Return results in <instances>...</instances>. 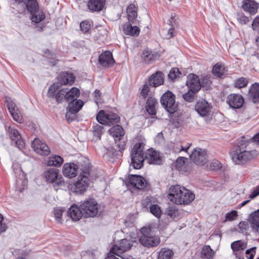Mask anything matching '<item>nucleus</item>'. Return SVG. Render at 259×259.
Wrapping results in <instances>:
<instances>
[{
  "instance_id": "393cba45",
  "label": "nucleus",
  "mask_w": 259,
  "mask_h": 259,
  "mask_svg": "<svg viewBox=\"0 0 259 259\" xmlns=\"http://www.w3.org/2000/svg\"><path fill=\"white\" fill-rule=\"evenodd\" d=\"M110 134L114 138L116 143L119 142L123 139L124 135V132L123 128L119 125H116L112 127L109 130Z\"/></svg>"
},
{
  "instance_id": "603ef678",
  "label": "nucleus",
  "mask_w": 259,
  "mask_h": 259,
  "mask_svg": "<svg viewBox=\"0 0 259 259\" xmlns=\"http://www.w3.org/2000/svg\"><path fill=\"white\" fill-rule=\"evenodd\" d=\"M238 228L242 233H246L249 229L248 223L245 221H242L239 223Z\"/></svg>"
},
{
  "instance_id": "f8f14e48",
  "label": "nucleus",
  "mask_w": 259,
  "mask_h": 259,
  "mask_svg": "<svg viewBox=\"0 0 259 259\" xmlns=\"http://www.w3.org/2000/svg\"><path fill=\"white\" fill-rule=\"evenodd\" d=\"M84 105L81 100L73 101L69 104L66 113V118L68 122L73 120L76 118V114L80 110Z\"/></svg>"
},
{
  "instance_id": "a878e982",
  "label": "nucleus",
  "mask_w": 259,
  "mask_h": 259,
  "mask_svg": "<svg viewBox=\"0 0 259 259\" xmlns=\"http://www.w3.org/2000/svg\"><path fill=\"white\" fill-rule=\"evenodd\" d=\"M242 7L244 11L253 15L257 12L258 5L252 0H244Z\"/></svg>"
},
{
  "instance_id": "5701e85b",
  "label": "nucleus",
  "mask_w": 259,
  "mask_h": 259,
  "mask_svg": "<svg viewBox=\"0 0 259 259\" xmlns=\"http://www.w3.org/2000/svg\"><path fill=\"white\" fill-rule=\"evenodd\" d=\"M186 84L193 92H198L201 88L198 77L194 74H190L188 76Z\"/></svg>"
},
{
  "instance_id": "c756f323",
  "label": "nucleus",
  "mask_w": 259,
  "mask_h": 259,
  "mask_svg": "<svg viewBox=\"0 0 259 259\" xmlns=\"http://www.w3.org/2000/svg\"><path fill=\"white\" fill-rule=\"evenodd\" d=\"M64 159L61 156L52 154L49 157L47 163L48 166L59 167L62 165Z\"/></svg>"
},
{
  "instance_id": "8fccbe9b",
  "label": "nucleus",
  "mask_w": 259,
  "mask_h": 259,
  "mask_svg": "<svg viewBox=\"0 0 259 259\" xmlns=\"http://www.w3.org/2000/svg\"><path fill=\"white\" fill-rule=\"evenodd\" d=\"M14 120L19 123H22L23 122V118L18 111V109H17L16 111L15 112H13L11 114Z\"/></svg>"
},
{
  "instance_id": "774afa93",
  "label": "nucleus",
  "mask_w": 259,
  "mask_h": 259,
  "mask_svg": "<svg viewBox=\"0 0 259 259\" xmlns=\"http://www.w3.org/2000/svg\"><path fill=\"white\" fill-rule=\"evenodd\" d=\"M174 32V29L173 28H169L167 31V33L166 34H164L163 33V35L164 38L169 39L173 36V33Z\"/></svg>"
},
{
  "instance_id": "4be33fe9",
  "label": "nucleus",
  "mask_w": 259,
  "mask_h": 259,
  "mask_svg": "<svg viewBox=\"0 0 259 259\" xmlns=\"http://www.w3.org/2000/svg\"><path fill=\"white\" fill-rule=\"evenodd\" d=\"M100 64L105 67H109L114 63L112 54L110 51H106L101 54L99 57Z\"/></svg>"
},
{
  "instance_id": "7ed1b4c3",
  "label": "nucleus",
  "mask_w": 259,
  "mask_h": 259,
  "mask_svg": "<svg viewBox=\"0 0 259 259\" xmlns=\"http://www.w3.org/2000/svg\"><path fill=\"white\" fill-rule=\"evenodd\" d=\"M168 198L176 204L188 205L194 200L195 195L185 187L176 185L169 188Z\"/></svg>"
},
{
  "instance_id": "ea45409f",
  "label": "nucleus",
  "mask_w": 259,
  "mask_h": 259,
  "mask_svg": "<svg viewBox=\"0 0 259 259\" xmlns=\"http://www.w3.org/2000/svg\"><path fill=\"white\" fill-rule=\"evenodd\" d=\"M31 20L32 22L36 23H39L41 21L44 20L45 18V15L42 11H40L38 9L35 11L34 13L31 14Z\"/></svg>"
},
{
  "instance_id": "f704fd0d",
  "label": "nucleus",
  "mask_w": 259,
  "mask_h": 259,
  "mask_svg": "<svg viewBox=\"0 0 259 259\" xmlns=\"http://www.w3.org/2000/svg\"><path fill=\"white\" fill-rule=\"evenodd\" d=\"M123 31L126 34L137 36L139 34L140 30L138 27H133L131 24L127 23L124 25Z\"/></svg>"
},
{
  "instance_id": "2eb2a0df",
  "label": "nucleus",
  "mask_w": 259,
  "mask_h": 259,
  "mask_svg": "<svg viewBox=\"0 0 259 259\" xmlns=\"http://www.w3.org/2000/svg\"><path fill=\"white\" fill-rule=\"evenodd\" d=\"M126 184L133 188L142 190L146 187V182L145 179L140 176L131 175L128 178Z\"/></svg>"
},
{
  "instance_id": "20e7f679",
  "label": "nucleus",
  "mask_w": 259,
  "mask_h": 259,
  "mask_svg": "<svg viewBox=\"0 0 259 259\" xmlns=\"http://www.w3.org/2000/svg\"><path fill=\"white\" fill-rule=\"evenodd\" d=\"M42 175L46 181L52 184L56 190H58L59 187L65 185V181L60 174L59 170L56 168H46Z\"/></svg>"
},
{
  "instance_id": "bb28decb",
  "label": "nucleus",
  "mask_w": 259,
  "mask_h": 259,
  "mask_svg": "<svg viewBox=\"0 0 259 259\" xmlns=\"http://www.w3.org/2000/svg\"><path fill=\"white\" fill-rule=\"evenodd\" d=\"M75 76L72 73L62 72L59 76V83L62 85H71L75 81Z\"/></svg>"
},
{
  "instance_id": "0eeeda50",
  "label": "nucleus",
  "mask_w": 259,
  "mask_h": 259,
  "mask_svg": "<svg viewBox=\"0 0 259 259\" xmlns=\"http://www.w3.org/2000/svg\"><path fill=\"white\" fill-rule=\"evenodd\" d=\"M141 236L139 239L141 244L147 247H154L157 246L160 240L158 236L154 235L149 227H143L141 230Z\"/></svg>"
},
{
  "instance_id": "a18cd8bd",
  "label": "nucleus",
  "mask_w": 259,
  "mask_h": 259,
  "mask_svg": "<svg viewBox=\"0 0 259 259\" xmlns=\"http://www.w3.org/2000/svg\"><path fill=\"white\" fill-rule=\"evenodd\" d=\"M248 83V80L244 77H240L235 82V87L239 89L245 87Z\"/></svg>"
},
{
  "instance_id": "c9c22d12",
  "label": "nucleus",
  "mask_w": 259,
  "mask_h": 259,
  "mask_svg": "<svg viewBox=\"0 0 259 259\" xmlns=\"http://www.w3.org/2000/svg\"><path fill=\"white\" fill-rule=\"evenodd\" d=\"M158 104L156 99L153 98H149L147 101L146 110L151 115L156 114L155 107Z\"/></svg>"
},
{
  "instance_id": "e433bc0d",
  "label": "nucleus",
  "mask_w": 259,
  "mask_h": 259,
  "mask_svg": "<svg viewBox=\"0 0 259 259\" xmlns=\"http://www.w3.org/2000/svg\"><path fill=\"white\" fill-rule=\"evenodd\" d=\"M212 72L215 77H222L224 76L225 73V66L221 64H216L213 66Z\"/></svg>"
},
{
  "instance_id": "4c0bfd02",
  "label": "nucleus",
  "mask_w": 259,
  "mask_h": 259,
  "mask_svg": "<svg viewBox=\"0 0 259 259\" xmlns=\"http://www.w3.org/2000/svg\"><path fill=\"white\" fill-rule=\"evenodd\" d=\"M165 213L174 219H179L181 217V214L176 206H169L166 208Z\"/></svg>"
},
{
  "instance_id": "f257e3e1",
  "label": "nucleus",
  "mask_w": 259,
  "mask_h": 259,
  "mask_svg": "<svg viewBox=\"0 0 259 259\" xmlns=\"http://www.w3.org/2000/svg\"><path fill=\"white\" fill-rule=\"evenodd\" d=\"M256 143L259 146V133L255 135L247 144L242 143L234 147L231 152L232 159L236 164H241L256 156L258 151L251 150V147Z\"/></svg>"
},
{
  "instance_id": "c03bdc74",
  "label": "nucleus",
  "mask_w": 259,
  "mask_h": 259,
  "mask_svg": "<svg viewBox=\"0 0 259 259\" xmlns=\"http://www.w3.org/2000/svg\"><path fill=\"white\" fill-rule=\"evenodd\" d=\"M150 211L157 218H160L161 215V210L157 204H153L149 206Z\"/></svg>"
},
{
  "instance_id": "0e129e2a",
  "label": "nucleus",
  "mask_w": 259,
  "mask_h": 259,
  "mask_svg": "<svg viewBox=\"0 0 259 259\" xmlns=\"http://www.w3.org/2000/svg\"><path fill=\"white\" fill-rule=\"evenodd\" d=\"M116 252L114 250H112V247L111 248L110 252L108 253L107 257L105 259H119L116 257Z\"/></svg>"
},
{
  "instance_id": "dca6fc26",
  "label": "nucleus",
  "mask_w": 259,
  "mask_h": 259,
  "mask_svg": "<svg viewBox=\"0 0 259 259\" xmlns=\"http://www.w3.org/2000/svg\"><path fill=\"white\" fill-rule=\"evenodd\" d=\"M146 160L151 164L159 165L162 163L163 157L159 152L150 149L146 155Z\"/></svg>"
},
{
  "instance_id": "79ce46f5",
  "label": "nucleus",
  "mask_w": 259,
  "mask_h": 259,
  "mask_svg": "<svg viewBox=\"0 0 259 259\" xmlns=\"http://www.w3.org/2000/svg\"><path fill=\"white\" fill-rule=\"evenodd\" d=\"M173 254L172 251L168 249H161L159 252L158 259H170Z\"/></svg>"
},
{
  "instance_id": "338daca9",
  "label": "nucleus",
  "mask_w": 259,
  "mask_h": 259,
  "mask_svg": "<svg viewBox=\"0 0 259 259\" xmlns=\"http://www.w3.org/2000/svg\"><path fill=\"white\" fill-rule=\"evenodd\" d=\"M252 27L254 30L257 31L259 33V18H256L253 21Z\"/></svg>"
},
{
  "instance_id": "9d476101",
  "label": "nucleus",
  "mask_w": 259,
  "mask_h": 259,
  "mask_svg": "<svg viewBox=\"0 0 259 259\" xmlns=\"http://www.w3.org/2000/svg\"><path fill=\"white\" fill-rule=\"evenodd\" d=\"M89 169H85L80 174L77 181L74 183V192L81 194L86 191L89 185Z\"/></svg>"
},
{
  "instance_id": "423d86ee",
  "label": "nucleus",
  "mask_w": 259,
  "mask_h": 259,
  "mask_svg": "<svg viewBox=\"0 0 259 259\" xmlns=\"http://www.w3.org/2000/svg\"><path fill=\"white\" fill-rule=\"evenodd\" d=\"M144 145L142 143H137L133 148L131 152V164L135 169H140L143 165L146 160L143 152Z\"/></svg>"
},
{
  "instance_id": "5fc2aeb1",
  "label": "nucleus",
  "mask_w": 259,
  "mask_h": 259,
  "mask_svg": "<svg viewBox=\"0 0 259 259\" xmlns=\"http://www.w3.org/2000/svg\"><path fill=\"white\" fill-rule=\"evenodd\" d=\"M180 74V72L179 69L177 68H174L170 70L168 76V77L171 80H174L178 77Z\"/></svg>"
},
{
  "instance_id": "680f3d73",
  "label": "nucleus",
  "mask_w": 259,
  "mask_h": 259,
  "mask_svg": "<svg viewBox=\"0 0 259 259\" xmlns=\"http://www.w3.org/2000/svg\"><path fill=\"white\" fill-rule=\"evenodd\" d=\"M150 91L149 86L145 84L143 85V88L141 91V95L144 97L146 98Z\"/></svg>"
},
{
  "instance_id": "ddd939ff",
  "label": "nucleus",
  "mask_w": 259,
  "mask_h": 259,
  "mask_svg": "<svg viewBox=\"0 0 259 259\" xmlns=\"http://www.w3.org/2000/svg\"><path fill=\"white\" fill-rule=\"evenodd\" d=\"M189 156L192 161L198 165H203L207 162L206 151L201 148L194 149Z\"/></svg>"
},
{
  "instance_id": "39448f33",
  "label": "nucleus",
  "mask_w": 259,
  "mask_h": 259,
  "mask_svg": "<svg viewBox=\"0 0 259 259\" xmlns=\"http://www.w3.org/2000/svg\"><path fill=\"white\" fill-rule=\"evenodd\" d=\"M83 215L85 218H93L102 213L100 206L94 199H89L80 205Z\"/></svg>"
},
{
  "instance_id": "c85d7f7f",
  "label": "nucleus",
  "mask_w": 259,
  "mask_h": 259,
  "mask_svg": "<svg viewBox=\"0 0 259 259\" xmlns=\"http://www.w3.org/2000/svg\"><path fill=\"white\" fill-rule=\"evenodd\" d=\"M163 74L161 72H157L152 74L149 79V82L151 86L157 87L161 85L163 82Z\"/></svg>"
},
{
  "instance_id": "49530a36",
  "label": "nucleus",
  "mask_w": 259,
  "mask_h": 259,
  "mask_svg": "<svg viewBox=\"0 0 259 259\" xmlns=\"http://www.w3.org/2000/svg\"><path fill=\"white\" fill-rule=\"evenodd\" d=\"M238 216V212L236 210H233L226 213L225 222H231L235 220Z\"/></svg>"
},
{
  "instance_id": "e2e57ef3",
  "label": "nucleus",
  "mask_w": 259,
  "mask_h": 259,
  "mask_svg": "<svg viewBox=\"0 0 259 259\" xmlns=\"http://www.w3.org/2000/svg\"><path fill=\"white\" fill-rule=\"evenodd\" d=\"M3 221L4 218L3 215L0 214V232H5L7 229V226Z\"/></svg>"
},
{
  "instance_id": "6e6552de",
  "label": "nucleus",
  "mask_w": 259,
  "mask_h": 259,
  "mask_svg": "<svg viewBox=\"0 0 259 259\" xmlns=\"http://www.w3.org/2000/svg\"><path fill=\"white\" fill-rule=\"evenodd\" d=\"M161 103L162 106L169 113H174L178 105L176 102L175 96L170 91L165 92L161 97Z\"/></svg>"
},
{
  "instance_id": "f3484780",
  "label": "nucleus",
  "mask_w": 259,
  "mask_h": 259,
  "mask_svg": "<svg viewBox=\"0 0 259 259\" xmlns=\"http://www.w3.org/2000/svg\"><path fill=\"white\" fill-rule=\"evenodd\" d=\"M32 147L34 150L40 155H48L50 153L49 147L37 138H35L32 142Z\"/></svg>"
},
{
  "instance_id": "aec40b11",
  "label": "nucleus",
  "mask_w": 259,
  "mask_h": 259,
  "mask_svg": "<svg viewBox=\"0 0 259 259\" xmlns=\"http://www.w3.org/2000/svg\"><path fill=\"white\" fill-rule=\"evenodd\" d=\"M231 247L236 257L241 259L242 258L241 251L247 248V243L242 240H238L232 243Z\"/></svg>"
},
{
  "instance_id": "72a5a7b5",
  "label": "nucleus",
  "mask_w": 259,
  "mask_h": 259,
  "mask_svg": "<svg viewBox=\"0 0 259 259\" xmlns=\"http://www.w3.org/2000/svg\"><path fill=\"white\" fill-rule=\"evenodd\" d=\"M142 57L146 63H150L159 57V55L155 53H152L148 50L143 52Z\"/></svg>"
},
{
  "instance_id": "cd10ccee",
  "label": "nucleus",
  "mask_w": 259,
  "mask_h": 259,
  "mask_svg": "<svg viewBox=\"0 0 259 259\" xmlns=\"http://www.w3.org/2000/svg\"><path fill=\"white\" fill-rule=\"evenodd\" d=\"M248 221L254 232H258L259 228V209L252 212L249 217Z\"/></svg>"
},
{
  "instance_id": "6e6d98bb",
  "label": "nucleus",
  "mask_w": 259,
  "mask_h": 259,
  "mask_svg": "<svg viewBox=\"0 0 259 259\" xmlns=\"http://www.w3.org/2000/svg\"><path fill=\"white\" fill-rule=\"evenodd\" d=\"M80 26L81 30L83 33H87L90 29L91 24L89 22L83 21L80 23Z\"/></svg>"
},
{
  "instance_id": "864d4df0",
  "label": "nucleus",
  "mask_w": 259,
  "mask_h": 259,
  "mask_svg": "<svg viewBox=\"0 0 259 259\" xmlns=\"http://www.w3.org/2000/svg\"><path fill=\"white\" fill-rule=\"evenodd\" d=\"M196 92L190 90L188 92L183 95V98L188 102H192L194 99V93Z\"/></svg>"
},
{
  "instance_id": "de8ad7c7",
  "label": "nucleus",
  "mask_w": 259,
  "mask_h": 259,
  "mask_svg": "<svg viewBox=\"0 0 259 259\" xmlns=\"http://www.w3.org/2000/svg\"><path fill=\"white\" fill-rule=\"evenodd\" d=\"M93 133L95 136L100 138L103 133V127L99 124L94 125L93 127Z\"/></svg>"
},
{
  "instance_id": "f03ea898",
  "label": "nucleus",
  "mask_w": 259,
  "mask_h": 259,
  "mask_svg": "<svg viewBox=\"0 0 259 259\" xmlns=\"http://www.w3.org/2000/svg\"><path fill=\"white\" fill-rule=\"evenodd\" d=\"M80 91L77 88H61L59 83H54L49 88L48 96L55 98L58 103L75 101L79 96Z\"/></svg>"
},
{
  "instance_id": "6ab92c4d",
  "label": "nucleus",
  "mask_w": 259,
  "mask_h": 259,
  "mask_svg": "<svg viewBox=\"0 0 259 259\" xmlns=\"http://www.w3.org/2000/svg\"><path fill=\"white\" fill-rule=\"evenodd\" d=\"M8 132L11 139L12 141L15 142L18 148L20 149H23L24 147L25 143L22 139L21 136L18 131L12 127L9 126L8 128Z\"/></svg>"
},
{
  "instance_id": "a19ab883",
  "label": "nucleus",
  "mask_w": 259,
  "mask_h": 259,
  "mask_svg": "<svg viewBox=\"0 0 259 259\" xmlns=\"http://www.w3.org/2000/svg\"><path fill=\"white\" fill-rule=\"evenodd\" d=\"M26 7L25 8V11L27 10L30 14L34 13L37 10L38 8V5L36 0H28L25 3Z\"/></svg>"
},
{
  "instance_id": "473e14b6",
  "label": "nucleus",
  "mask_w": 259,
  "mask_h": 259,
  "mask_svg": "<svg viewBox=\"0 0 259 259\" xmlns=\"http://www.w3.org/2000/svg\"><path fill=\"white\" fill-rule=\"evenodd\" d=\"M128 20L131 22H134L137 17V9L133 4L129 5L126 9Z\"/></svg>"
},
{
  "instance_id": "a211bd4d",
  "label": "nucleus",
  "mask_w": 259,
  "mask_h": 259,
  "mask_svg": "<svg viewBox=\"0 0 259 259\" xmlns=\"http://www.w3.org/2000/svg\"><path fill=\"white\" fill-rule=\"evenodd\" d=\"M227 103L232 108H239L244 103L243 97L239 94H230L227 97Z\"/></svg>"
},
{
  "instance_id": "4d7b16f0",
  "label": "nucleus",
  "mask_w": 259,
  "mask_h": 259,
  "mask_svg": "<svg viewBox=\"0 0 259 259\" xmlns=\"http://www.w3.org/2000/svg\"><path fill=\"white\" fill-rule=\"evenodd\" d=\"M7 107L11 114L13 112H15L16 111L17 109H18L16 107L15 103L12 100H7Z\"/></svg>"
},
{
  "instance_id": "052dcab7",
  "label": "nucleus",
  "mask_w": 259,
  "mask_h": 259,
  "mask_svg": "<svg viewBox=\"0 0 259 259\" xmlns=\"http://www.w3.org/2000/svg\"><path fill=\"white\" fill-rule=\"evenodd\" d=\"M191 146V144H188L186 146H180V148L176 147L175 151V152H181L182 151L187 152L188 149H189Z\"/></svg>"
},
{
  "instance_id": "69168bd1",
  "label": "nucleus",
  "mask_w": 259,
  "mask_h": 259,
  "mask_svg": "<svg viewBox=\"0 0 259 259\" xmlns=\"http://www.w3.org/2000/svg\"><path fill=\"white\" fill-rule=\"evenodd\" d=\"M259 195V186H256L253 191L249 194V198L253 199Z\"/></svg>"
},
{
  "instance_id": "412c9836",
  "label": "nucleus",
  "mask_w": 259,
  "mask_h": 259,
  "mask_svg": "<svg viewBox=\"0 0 259 259\" xmlns=\"http://www.w3.org/2000/svg\"><path fill=\"white\" fill-rule=\"evenodd\" d=\"M78 166L74 163H66L63 167L62 172L65 177L72 178L77 175Z\"/></svg>"
},
{
  "instance_id": "7c9ffc66",
  "label": "nucleus",
  "mask_w": 259,
  "mask_h": 259,
  "mask_svg": "<svg viewBox=\"0 0 259 259\" xmlns=\"http://www.w3.org/2000/svg\"><path fill=\"white\" fill-rule=\"evenodd\" d=\"M105 3V0H90L88 2V7L92 11H101Z\"/></svg>"
},
{
  "instance_id": "37998d69",
  "label": "nucleus",
  "mask_w": 259,
  "mask_h": 259,
  "mask_svg": "<svg viewBox=\"0 0 259 259\" xmlns=\"http://www.w3.org/2000/svg\"><path fill=\"white\" fill-rule=\"evenodd\" d=\"M14 5L15 9L19 13H22L25 12V8L26 7L25 3L27 0H14Z\"/></svg>"
},
{
  "instance_id": "b1692460",
  "label": "nucleus",
  "mask_w": 259,
  "mask_h": 259,
  "mask_svg": "<svg viewBox=\"0 0 259 259\" xmlns=\"http://www.w3.org/2000/svg\"><path fill=\"white\" fill-rule=\"evenodd\" d=\"M67 215L73 221H79L82 215H83L82 211L80 207H78L76 205H72L70 208L67 210Z\"/></svg>"
},
{
  "instance_id": "1a4fd4ad",
  "label": "nucleus",
  "mask_w": 259,
  "mask_h": 259,
  "mask_svg": "<svg viewBox=\"0 0 259 259\" xmlns=\"http://www.w3.org/2000/svg\"><path fill=\"white\" fill-rule=\"evenodd\" d=\"M195 109L198 114L205 118L206 122L209 123L212 119V112L211 107L205 100H202L197 102Z\"/></svg>"
},
{
  "instance_id": "3c124183",
  "label": "nucleus",
  "mask_w": 259,
  "mask_h": 259,
  "mask_svg": "<svg viewBox=\"0 0 259 259\" xmlns=\"http://www.w3.org/2000/svg\"><path fill=\"white\" fill-rule=\"evenodd\" d=\"M54 215L56 221L58 223H62V215L64 210L60 208H56L54 209Z\"/></svg>"
},
{
  "instance_id": "58836bf2",
  "label": "nucleus",
  "mask_w": 259,
  "mask_h": 259,
  "mask_svg": "<svg viewBox=\"0 0 259 259\" xmlns=\"http://www.w3.org/2000/svg\"><path fill=\"white\" fill-rule=\"evenodd\" d=\"M214 251L208 245L204 246L201 252V257L203 259H211L214 255Z\"/></svg>"
},
{
  "instance_id": "2f4dec72",
  "label": "nucleus",
  "mask_w": 259,
  "mask_h": 259,
  "mask_svg": "<svg viewBox=\"0 0 259 259\" xmlns=\"http://www.w3.org/2000/svg\"><path fill=\"white\" fill-rule=\"evenodd\" d=\"M248 97L253 103L259 102V84L258 83H255L252 85L249 91Z\"/></svg>"
},
{
  "instance_id": "9b49d317",
  "label": "nucleus",
  "mask_w": 259,
  "mask_h": 259,
  "mask_svg": "<svg viewBox=\"0 0 259 259\" xmlns=\"http://www.w3.org/2000/svg\"><path fill=\"white\" fill-rule=\"evenodd\" d=\"M97 120L102 124L110 125L118 123L119 121V116L112 112H105L101 110L97 115Z\"/></svg>"
},
{
  "instance_id": "13d9d810",
  "label": "nucleus",
  "mask_w": 259,
  "mask_h": 259,
  "mask_svg": "<svg viewBox=\"0 0 259 259\" xmlns=\"http://www.w3.org/2000/svg\"><path fill=\"white\" fill-rule=\"evenodd\" d=\"M186 159L184 157H179L176 162V166L178 169H181L185 163V160Z\"/></svg>"
},
{
  "instance_id": "bf43d9fd",
  "label": "nucleus",
  "mask_w": 259,
  "mask_h": 259,
  "mask_svg": "<svg viewBox=\"0 0 259 259\" xmlns=\"http://www.w3.org/2000/svg\"><path fill=\"white\" fill-rule=\"evenodd\" d=\"M13 168L14 172L16 174H18L20 176H22V177H23V174L22 172L21 168L19 164L18 163H14L13 165Z\"/></svg>"
},
{
  "instance_id": "09e8293b",
  "label": "nucleus",
  "mask_w": 259,
  "mask_h": 259,
  "mask_svg": "<svg viewBox=\"0 0 259 259\" xmlns=\"http://www.w3.org/2000/svg\"><path fill=\"white\" fill-rule=\"evenodd\" d=\"M209 168L210 170H218L222 167V164L220 162L217 160H213L209 162Z\"/></svg>"
},
{
  "instance_id": "4468645a",
  "label": "nucleus",
  "mask_w": 259,
  "mask_h": 259,
  "mask_svg": "<svg viewBox=\"0 0 259 259\" xmlns=\"http://www.w3.org/2000/svg\"><path fill=\"white\" fill-rule=\"evenodd\" d=\"M133 246V242L127 239H123L119 240L117 243L114 245L112 247V250L116 252V255L120 256L123 252L129 250Z\"/></svg>"
}]
</instances>
